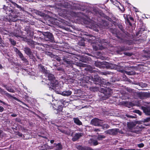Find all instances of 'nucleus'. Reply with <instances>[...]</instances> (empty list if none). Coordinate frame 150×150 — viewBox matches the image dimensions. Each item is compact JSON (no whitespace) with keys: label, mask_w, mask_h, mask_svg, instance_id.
<instances>
[{"label":"nucleus","mask_w":150,"mask_h":150,"mask_svg":"<svg viewBox=\"0 0 150 150\" xmlns=\"http://www.w3.org/2000/svg\"><path fill=\"white\" fill-rule=\"evenodd\" d=\"M105 136L103 135H99L98 136L97 139L98 140H101L105 138Z\"/></svg>","instance_id":"nucleus-19"},{"label":"nucleus","mask_w":150,"mask_h":150,"mask_svg":"<svg viewBox=\"0 0 150 150\" xmlns=\"http://www.w3.org/2000/svg\"><path fill=\"white\" fill-rule=\"evenodd\" d=\"M134 112L139 114L140 115L142 114V112L139 110H135Z\"/></svg>","instance_id":"nucleus-24"},{"label":"nucleus","mask_w":150,"mask_h":150,"mask_svg":"<svg viewBox=\"0 0 150 150\" xmlns=\"http://www.w3.org/2000/svg\"><path fill=\"white\" fill-rule=\"evenodd\" d=\"M94 131L95 132H98L100 131V130L98 129H94Z\"/></svg>","instance_id":"nucleus-30"},{"label":"nucleus","mask_w":150,"mask_h":150,"mask_svg":"<svg viewBox=\"0 0 150 150\" xmlns=\"http://www.w3.org/2000/svg\"><path fill=\"white\" fill-rule=\"evenodd\" d=\"M61 102L64 104L65 105L66 103V102L64 100H61Z\"/></svg>","instance_id":"nucleus-27"},{"label":"nucleus","mask_w":150,"mask_h":150,"mask_svg":"<svg viewBox=\"0 0 150 150\" xmlns=\"http://www.w3.org/2000/svg\"><path fill=\"white\" fill-rule=\"evenodd\" d=\"M44 35L46 37L45 38H48L52 42L54 40V38L51 33L49 32H45L44 33Z\"/></svg>","instance_id":"nucleus-3"},{"label":"nucleus","mask_w":150,"mask_h":150,"mask_svg":"<svg viewBox=\"0 0 150 150\" xmlns=\"http://www.w3.org/2000/svg\"><path fill=\"white\" fill-rule=\"evenodd\" d=\"M9 41L13 45H15L16 44V42L15 41L13 40H12L11 39H9Z\"/></svg>","instance_id":"nucleus-23"},{"label":"nucleus","mask_w":150,"mask_h":150,"mask_svg":"<svg viewBox=\"0 0 150 150\" xmlns=\"http://www.w3.org/2000/svg\"><path fill=\"white\" fill-rule=\"evenodd\" d=\"M3 68V67L2 65L0 64V69H2Z\"/></svg>","instance_id":"nucleus-39"},{"label":"nucleus","mask_w":150,"mask_h":150,"mask_svg":"<svg viewBox=\"0 0 150 150\" xmlns=\"http://www.w3.org/2000/svg\"><path fill=\"white\" fill-rule=\"evenodd\" d=\"M64 61L66 63L70 65L73 63V62L68 59H64Z\"/></svg>","instance_id":"nucleus-16"},{"label":"nucleus","mask_w":150,"mask_h":150,"mask_svg":"<svg viewBox=\"0 0 150 150\" xmlns=\"http://www.w3.org/2000/svg\"><path fill=\"white\" fill-rule=\"evenodd\" d=\"M6 89L7 91L10 92L12 93H14V90L9 87H7Z\"/></svg>","instance_id":"nucleus-20"},{"label":"nucleus","mask_w":150,"mask_h":150,"mask_svg":"<svg viewBox=\"0 0 150 150\" xmlns=\"http://www.w3.org/2000/svg\"><path fill=\"white\" fill-rule=\"evenodd\" d=\"M62 107L61 105H59L58 106V109L56 110L57 112H55L56 113H58V111L61 112L62 110Z\"/></svg>","instance_id":"nucleus-18"},{"label":"nucleus","mask_w":150,"mask_h":150,"mask_svg":"<svg viewBox=\"0 0 150 150\" xmlns=\"http://www.w3.org/2000/svg\"><path fill=\"white\" fill-rule=\"evenodd\" d=\"M86 64H80L79 66H82L83 67H86Z\"/></svg>","instance_id":"nucleus-29"},{"label":"nucleus","mask_w":150,"mask_h":150,"mask_svg":"<svg viewBox=\"0 0 150 150\" xmlns=\"http://www.w3.org/2000/svg\"><path fill=\"white\" fill-rule=\"evenodd\" d=\"M150 121V117H148L144 120V122H148Z\"/></svg>","instance_id":"nucleus-25"},{"label":"nucleus","mask_w":150,"mask_h":150,"mask_svg":"<svg viewBox=\"0 0 150 150\" xmlns=\"http://www.w3.org/2000/svg\"><path fill=\"white\" fill-rule=\"evenodd\" d=\"M18 135L20 137H22L23 135V134L22 133H18Z\"/></svg>","instance_id":"nucleus-33"},{"label":"nucleus","mask_w":150,"mask_h":150,"mask_svg":"<svg viewBox=\"0 0 150 150\" xmlns=\"http://www.w3.org/2000/svg\"><path fill=\"white\" fill-rule=\"evenodd\" d=\"M24 50L25 53L28 55H30L32 54L30 49L28 47H25Z\"/></svg>","instance_id":"nucleus-11"},{"label":"nucleus","mask_w":150,"mask_h":150,"mask_svg":"<svg viewBox=\"0 0 150 150\" xmlns=\"http://www.w3.org/2000/svg\"><path fill=\"white\" fill-rule=\"evenodd\" d=\"M118 129H109L106 131V133L110 134H116L118 132Z\"/></svg>","instance_id":"nucleus-6"},{"label":"nucleus","mask_w":150,"mask_h":150,"mask_svg":"<svg viewBox=\"0 0 150 150\" xmlns=\"http://www.w3.org/2000/svg\"><path fill=\"white\" fill-rule=\"evenodd\" d=\"M42 149L43 150L51 149L53 148L52 146H49L47 144L43 145L42 146Z\"/></svg>","instance_id":"nucleus-15"},{"label":"nucleus","mask_w":150,"mask_h":150,"mask_svg":"<svg viewBox=\"0 0 150 150\" xmlns=\"http://www.w3.org/2000/svg\"><path fill=\"white\" fill-rule=\"evenodd\" d=\"M63 132L67 135H70L71 133V131L70 130L68 129L67 131H64Z\"/></svg>","instance_id":"nucleus-21"},{"label":"nucleus","mask_w":150,"mask_h":150,"mask_svg":"<svg viewBox=\"0 0 150 150\" xmlns=\"http://www.w3.org/2000/svg\"><path fill=\"white\" fill-rule=\"evenodd\" d=\"M0 102L3 103L4 104H5V103L4 102H3L2 101H1L0 100Z\"/></svg>","instance_id":"nucleus-38"},{"label":"nucleus","mask_w":150,"mask_h":150,"mask_svg":"<svg viewBox=\"0 0 150 150\" xmlns=\"http://www.w3.org/2000/svg\"><path fill=\"white\" fill-rule=\"evenodd\" d=\"M142 108L146 114L150 115V107H142Z\"/></svg>","instance_id":"nucleus-7"},{"label":"nucleus","mask_w":150,"mask_h":150,"mask_svg":"<svg viewBox=\"0 0 150 150\" xmlns=\"http://www.w3.org/2000/svg\"><path fill=\"white\" fill-rule=\"evenodd\" d=\"M39 67L40 69L45 73V76L48 78V80L50 82V85L52 86V89L54 90L58 89L59 88L58 82L56 79L53 75L49 73V71L46 70L42 65H39Z\"/></svg>","instance_id":"nucleus-1"},{"label":"nucleus","mask_w":150,"mask_h":150,"mask_svg":"<svg viewBox=\"0 0 150 150\" xmlns=\"http://www.w3.org/2000/svg\"><path fill=\"white\" fill-rule=\"evenodd\" d=\"M109 127V125L107 124H105L103 126V128L104 129H106Z\"/></svg>","instance_id":"nucleus-22"},{"label":"nucleus","mask_w":150,"mask_h":150,"mask_svg":"<svg viewBox=\"0 0 150 150\" xmlns=\"http://www.w3.org/2000/svg\"><path fill=\"white\" fill-rule=\"evenodd\" d=\"M134 11L136 12H137L138 11V9L135 7H134Z\"/></svg>","instance_id":"nucleus-35"},{"label":"nucleus","mask_w":150,"mask_h":150,"mask_svg":"<svg viewBox=\"0 0 150 150\" xmlns=\"http://www.w3.org/2000/svg\"><path fill=\"white\" fill-rule=\"evenodd\" d=\"M103 123V121L97 118H94L91 121V124L95 126H102Z\"/></svg>","instance_id":"nucleus-2"},{"label":"nucleus","mask_w":150,"mask_h":150,"mask_svg":"<svg viewBox=\"0 0 150 150\" xmlns=\"http://www.w3.org/2000/svg\"><path fill=\"white\" fill-rule=\"evenodd\" d=\"M127 126L129 129V130L131 132H134L132 130V129L134 128L135 125L132 122H128L127 124Z\"/></svg>","instance_id":"nucleus-9"},{"label":"nucleus","mask_w":150,"mask_h":150,"mask_svg":"<svg viewBox=\"0 0 150 150\" xmlns=\"http://www.w3.org/2000/svg\"><path fill=\"white\" fill-rule=\"evenodd\" d=\"M130 19L131 20H133V18H132V17H131L130 18Z\"/></svg>","instance_id":"nucleus-40"},{"label":"nucleus","mask_w":150,"mask_h":150,"mask_svg":"<svg viewBox=\"0 0 150 150\" xmlns=\"http://www.w3.org/2000/svg\"><path fill=\"white\" fill-rule=\"evenodd\" d=\"M4 108L2 106H0V112H2L4 110Z\"/></svg>","instance_id":"nucleus-28"},{"label":"nucleus","mask_w":150,"mask_h":150,"mask_svg":"<svg viewBox=\"0 0 150 150\" xmlns=\"http://www.w3.org/2000/svg\"><path fill=\"white\" fill-rule=\"evenodd\" d=\"M82 148V147H81L80 146V149H81V148Z\"/></svg>","instance_id":"nucleus-42"},{"label":"nucleus","mask_w":150,"mask_h":150,"mask_svg":"<svg viewBox=\"0 0 150 150\" xmlns=\"http://www.w3.org/2000/svg\"><path fill=\"white\" fill-rule=\"evenodd\" d=\"M13 14V13L12 12L10 13L11 15L12 16L11 18H10L11 20L13 22L16 21H17L16 18L18 17V16L16 15H14Z\"/></svg>","instance_id":"nucleus-12"},{"label":"nucleus","mask_w":150,"mask_h":150,"mask_svg":"<svg viewBox=\"0 0 150 150\" xmlns=\"http://www.w3.org/2000/svg\"><path fill=\"white\" fill-rule=\"evenodd\" d=\"M83 135L82 133H76L74 136L73 137L72 140L73 141H75L78 140Z\"/></svg>","instance_id":"nucleus-8"},{"label":"nucleus","mask_w":150,"mask_h":150,"mask_svg":"<svg viewBox=\"0 0 150 150\" xmlns=\"http://www.w3.org/2000/svg\"><path fill=\"white\" fill-rule=\"evenodd\" d=\"M18 54L22 60L25 62H27V60L24 57L23 54L18 50Z\"/></svg>","instance_id":"nucleus-10"},{"label":"nucleus","mask_w":150,"mask_h":150,"mask_svg":"<svg viewBox=\"0 0 150 150\" xmlns=\"http://www.w3.org/2000/svg\"><path fill=\"white\" fill-rule=\"evenodd\" d=\"M73 119L74 123L77 125H82V122L80 121V120L79 119H78V118H74Z\"/></svg>","instance_id":"nucleus-14"},{"label":"nucleus","mask_w":150,"mask_h":150,"mask_svg":"<svg viewBox=\"0 0 150 150\" xmlns=\"http://www.w3.org/2000/svg\"><path fill=\"white\" fill-rule=\"evenodd\" d=\"M110 89L109 88H102L100 91L102 93H103L106 95H109L111 94V92L110 91Z\"/></svg>","instance_id":"nucleus-4"},{"label":"nucleus","mask_w":150,"mask_h":150,"mask_svg":"<svg viewBox=\"0 0 150 150\" xmlns=\"http://www.w3.org/2000/svg\"><path fill=\"white\" fill-rule=\"evenodd\" d=\"M91 143L94 145H96L98 144V142L97 140L91 139Z\"/></svg>","instance_id":"nucleus-17"},{"label":"nucleus","mask_w":150,"mask_h":150,"mask_svg":"<svg viewBox=\"0 0 150 150\" xmlns=\"http://www.w3.org/2000/svg\"><path fill=\"white\" fill-rule=\"evenodd\" d=\"M53 108H54V110H55V108H54L53 106Z\"/></svg>","instance_id":"nucleus-41"},{"label":"nucleus","mask_w":150,"mask_h":150,"mask_svg":"<svg viewBox=\"0 0 150 150\" xmlns=\"http://www.w3.org/2000/svg\"><path fill=\"white\" fill-rule=\"evenodd\" d=\"M138 146L139 148H142L144 147V145L143 143H141L137 145Z\"/></svg>","instance_id":"nucleus-26"},{"label":"nucleus","mask_w":150,"mask_h":150,"mask_svg":"<svg viewBox=\"0 0 150 150\" xmlns=\"http://www.w3.org/2000/svg\"><path fill=\"white\" fill-rule=\"evenodd\" d=\"M120 71L124 73H125L128 75H133L135 74L134 72H133L132 71H126L122 70H120Z\"/></svg>","instance_id":"nucleus-13"},{"label":"nucleus","mask_w":150,"mask_h":150,"mask_svg":"<svg viewBox=\"0 0 150 150\" xmlns=\"http://www.w3.org/2000/svg\"><path fill=\"white\" fill-rule=\"evenodd\" d=\"M54 142V140H51L50 141V143L51 144H53Z\"/></svg>","instance_id":"nucleus-36"},{"label":"nucleus","mask_w":150,"mask_h":150,"mask_svg":"<svg viewBox=\"0 0 150 150\" xmlns=\"http://www.w3.org/2000/svg\"><path fill=\"white\" fill-rule=\"evenodd\" d=\"M16 4V5H15V6L16 5L17 8H19L20 7V6L18 5V4Z\"/></svg>","instance_id":"nucleus-37"},{"label":"nucleus","mask_w":150,"mask_h":150,"mask_svg":"<svg viewBox=\"0 0 150 150\" xmlns=\"http://www.w3.org/2000/svg\"><path fill=\"white\" fill-rule=\"evenodd\" d=\"M17 116V115L16 114H13L11 115V116L13 117H16Z\"/></svg>","instance_id":"nucleus-31"},{"label":"nucleus","mask_w":150,"mask_h":150,"mask_svg":"<svg viewBox=\"0 0 150 150\" xmlns=\"http://www.w3.org/2000/svg\"><path fill=\"white\" fill-rule=\"evenodd\" d=\"M0 91L1 92H4V93H5V91L3 90H2V89H1L0 88Z\"/></svg>","instance_id":"nucleus-34"},{"label":"nucleus","mask_w":150,"mask_h":150,"mask_svg":"<svg viewBox=\"0 0 150 150\" xmlns=\"http://www.w3.org/2000/svg\"><path fill=\"white\" fill-rule=\"evenodd\" d=\"M56 93L60 94L64 96H68L70 95L72 93V92L69 90L61 92L60 93H58L57 91H55Z\"/></svg>","instance_id":"nucleus-5"},{"label":"nucleus","mask_w":150,"mask_h":150,"mask_svg":"<svg viewBox=\"0 0 150 150\" xmlns=\"http://www.w3.org/2000/svg\"><path fill=\"white\" fill-rule=\"evenodd\" d=\"M105 81V80L103 79V81H102V82H101L102 84H106V83H105L104 81Z\"/></svg>","instance_id":"nucleus-32"}]
</instances>
